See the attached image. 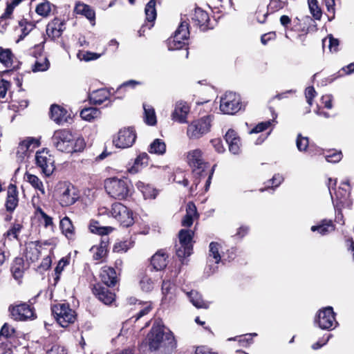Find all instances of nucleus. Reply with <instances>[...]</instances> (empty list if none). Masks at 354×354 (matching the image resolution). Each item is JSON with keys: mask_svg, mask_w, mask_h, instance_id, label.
I'll list each match as a JSON object with an SVG mask.
<instances>
[{"mask_svg": "<svg viewBox=\"0 0 354 354\" xmlns=\"http://www.w3.org/2000/svg\"><path fill=\"white\" fill-rule=\"evenodd\" d=\"M110 93L106 88H100L93 91L88 96L89 101L91 104L100 105L106 100L109 99Z\"/></svg>", "mask_w": 354, "mask_h": 354, "instance_id": "72a5a7b5", "label": "nucleus"}, {"mask_svg": "<svg viewBox=\"0 0 354 354\" xmlns=\"http://www.w3.org/2000/svg\"><path fill=\"white\" fill-rule=\"evenodd\" d=\"M51 140L53 146L64 153H80L86 147V142L83 138L74 139L71 131L66 129L55 131Z\"/></svg>", "mask_w": 354, "mask_h": 354, "instance_id": "7ed1b4c3", "label": "nucleus"}, {"mask_svg": "<svg viewBox=\"0 0 354 354\" xmlns=\"http://www.w3.org/2000/svg\"><path fill=\"white\" fill-rule=\"evenodd\" d=\"M26 270L25 262L23 257H15L10 266V271L13 277L17 279H21L24 274Z\"/></svg>", "mask_w": 354, "mask_h": 354, "instance_id": "473e14b6", "label": "nucleus"}, {"mask_svg": "<svg viewBox=\"0 0 354 354\" xmlns=\"http://www.w3.org/2000/svg\"><path fill=\"white\" fill-rule=\"evenodd\" d=\"M50 310L57 324L63 328L74 324L77 319V312L66 301L51 305Z\"/></svg>", "mask_w": 354, "mask_h": 354, "instance_id": "39448f33", "label": "nucleus"}, {"mask_svg": "<svg viewBox=\"0 0 354 354\" xmlns=\"http://www.w3.org/2000/svg\"><path fill=\"white\" fill-rule=\"evenodd\" d=\"M333 307L327 306L318 310L315 322L323 330H331L338 326Z\"/></svg>", "mask_w": 354, "mask_h": 354, "instance_id": "9d476101", "label": "nucleus"}, {"mask_svg": "<svg viewBox=\"0 0 354 354\" xmlns=\"http://www.w3.org/2000/svg\"><path fill=\"white\" fill-rule=\"evenodd\" d=\"M190 111V107L187 102H178L175 105V109L171 113V119L183 124L187 122V117Z\"/></svg>", "mask_w": 354, "mask_h": 354, "instance_id": "c85d7f7f", "label": "nucleus"}, {"mask_svg": "<svg viewBox=\"0 0 354 354\" xmlns=\"http://www.w3.org/2000/svg\"><path fill=\"white\" fill-rule=\"evenodd\" d=\"M14 55L10 48L0 47V62L9 68L12 66Z\"/></svg>", "mask_w": 354, "mask_h": 354, "instance_id": "a18cd8bd", "label": "nucleus"}, {"mask_svg": "<svg viewBox=\"0 0 354 354\" xmlns=\"http://www.w3.org/2000/svg\"><path fill=\"white\" fill-rule=\"evenodd\" d=\"M257 335V333H248L230 338L229 340H237L241 346L247 347L253 343V337Z\"/></svg>", "mask_w": 354, "mask_h": 354, "instance_id": "13d9d810", "label": "nucleus"}, {"mask_svg": "<svg viewBox=\"0 0 354 354\" xmlns=\"http://www.w3.org/2000/svg\"><path fill=\"white\" fill-rule=\"evenodd\" d=\"M224 138L228 145L229 151L234 154H239L241 151V140L238 133L233 129H230L226 132Z\"/></svg>", "mask_w": 354, "mask_h": 354, "instance_id": "5701e85b", "label": "nucleus"}, {"mask_svg": "<svg viewBox=\"0 0 354 354\" xmlns=\"http://www.w3.org/2000/svg\"><path fill=\"white\" fill-rule=\"evenodd\" d=\"M147 150L150 153L162 156L166 152V144L162 140L156 138L149 145Z\"/></svg>", "mask_w": 354, "mask_h": 354, "instance_id": "ea45409f", "label": "nucleus"}, {"mask_svg": "<svg viewBox=\"0 0 354 354\" xmlns=\"http://www.w3.org/2000/svg\"><path fill=\"white\" fill-rule=\"evenodd\" d=\"M156 0H149L145 9L146 19L151 23H153L156 19L157 12L156 9Z\"/></svg>", "mask_w": 354, "mask_h": 354, "instance_id": "3c124183", "label": "nucleus"}, {"mask_svg": "<svg viewBox=\"0 0 354 354\" xmlns=\"http://www.w3.org/2000/svg\"><path fill=\"white\" fill-rule=\"evenodd\" d=\"M33 15L34 13L30 11L28 15L23 16V17L18 21V25L21 30V34L19 36L18 40L24 39L36 28L38 20L33 19Z\"/></svg>", "mask_w": 354, "mask_h": 354, "instance_id": "412c9836", "label": "nucleus"}, {"mask_svg": "<svg viewBox=\"0 0 354 354\" xmlns=\"http://www.w3.org/2000/svg\"><path fill=\"white\" fill-rule=\"evenodd\" d=\"M308 4L313 17L317 20H320L322 16V11L319 6L317 0H308Z\"/></svg>", "mask_w": 354, "mask_h": 354, "instance_id": "bf43d9fd", "label": "nucleus"}, {"mask_svg": "<svg viewBox=\"0 0 354 354\" xmlns=\"http://www.w3.org/2000/svg\"><path fill=\"white\" fill-rule=\"evenodd\" d=\"M36 164L46 176H50L55 167L54 165V160L48 151L42 150L37 151L35 156Z\"/></svg>", "mask_w": 354, "mask_h": 354, "instance_id": "f3484780", "label": "nucleus"}, {"mask_svg": "<svg viewBox=\"0 0 354 354\" xmlns=\"http://www.w3.org/2000/svg\"><path fill=\"white\" fill-rule=\"evenodd\" d=\"M93 295L105 305H111L116 299L114 287L95 282L91 288Z\"/></svg>", "mask_w": 354, "mask_h": 354, "instance_id": "4468645a", "label": "nucleus"}, {"mask_svg": "<svg viewBox=\"0 0 354 354\" xmlns=\"http://www.w3.org/2000/svg\"><path fill=\"white\" fill-rule=\"evenodd\" d=\"M42 243L40 241H30L26 244L24 255L28 261L35 263L41 256Z\"/></svg>", "mask_w": 354, "mask_h": 354, "instance_id": "bb28decb", "label": "nucleus"}, {"mask_svg": "<svg viewBox=\"0 0 354 354\" xmlns=\"http://www.w3.org/2000/svg\"><path fill=\"white\" fill-rule=\"evenodd\" d=\"M26 180L36 189L44 192V188L42 181L35 175L26 173Z\"/></svg>", "mask_w": 354, "mask_h": 354, "instance_id": "052dcab7", "label": "nucleus"}, {"mask_svg": "<svg viewBox=\"0 0 354 354\" xmlns=\"http://www.w3.org/2000/svg\"><path fill=\"white\" fill-rule=\"evenodd\" d=\"M104 189L111 198L122 201L131 196L133 185L127 178L112 177L105 180Z\"/></svg>", "mask_w": 354, "mask_h": 354, "instance_id": "20e7f679", "label": "nucleus"}, {"mask_svg": "<svg viewBox=\"0 0 354 354\" xmlns=\"http://www.w3.org/2000/svg\"><path fill=\"white\" fill-rule=\"evenodd\" d=\"M139 286L143 292H150L154 288V281L146 273H141L140 275Z\"/></svg>", "mask_w": 354, "mask_h": 354, "instance_id": "c03bdc74", "label": "nucleus"}, {"mask_svg": "<svg viewBox=\"0 0 354 354\" xmlns=\"http://www.w3.org/2000/svg\"><path fill=\"white\" fill-rule=\"evenodd\" d=\"M192 23L203 32L214 28V24L210 21L208 12L201 8H195L192 16Z\"/></svg>", "mask_w": 354, "mask_h": 354, "instance_id": "a211bd4d", "label": "nucleus"}, {"mask_svg": "<svg viewBox=\"0 0 354 354\" xmlns=\"http://www.w3.org/2000/svg\"><path fill=\"white\" fill-rule=\"evenodd\" d=\"M187 162L192 169V174L195 178L194 185H196V188L202 179L206 178L204 191L207 192L209 189L216 165L214 164L210 168L209 163L204 160L203 153L200 149L188 151L187 154Z\"/></svg>", "mask_w": 354, "mask_h": 354, "instance_id": "f03ea898", "label": "nucleus"}, {"mask_svg": "<svg viewBox=\"0 0 354 354\" xmlns=\"http://www.w3.org/2000/svg\"><path fill=\"white\" fill-rule=\"evenodd\" d=\"M149 156L146 152L140 153L134 160L133 165L128 169L131 174H136L139 171V167L143 165H148Z\"/></svg>", "mask_w": 354, "mask_h": 354, "instance_id": "e433bc0d", "label": "nucleus"}, {"mask_svg": "<svg viewBox=\"0 0 354 354\" xmlns=\"http://www.w3.org/2000/svg\"><path fill=\"white\" fill-rule=\"evenodd\" d=\"M46 354H68V351L65 346L55 344L46 351Z\"/></svg>", "mask_w": 354, "mask_h": 354, "instance_id": "774afa93", "label": "nucleus"}, {"mask_svg": "<svg viewBox=\"0 0 354 354\" xmlns=\"http://www.w3.org/2000/svg\"><path fill=\"white\" fill-rule=\"evenodd\" d=\"M65 29V21L58 17H55L48 22L46 31L48 37L51 40L55 41L62 36Z\"/></svg>", "mask_w": 354, "mask_h": 354, "instance_id": "4be33fe9", "label": "nucleus"}, {"mask_svg": "<svg viewBox=\"0 0 354 354\" xmlns=\"http://www.w3.org/2000/svg\"><path fill=\"white\" fill-rule=\"evenodd\" d=\"M297 149L300 151H311L313 146L309 144V139L308 137H304L301 133H299L296 140Z\"/></svg>", "mask_w": 354, "mask_h": 354, "instance_id": "6e6d98bb", "label": "nucleus"}, {"mask_svg": "<svg viewBox=\"0 0 354 354\" xmlns=\"http://www.w3.org/2000/svg\"><path fill=\"white\" fill-rule=\"evenodd\" d=\"M88 228L92 233L102 236H108L107 235L113 230L112 227L100 226L99 221L94 219L90 221Z\"/></svg>", "mask_w": 354, "mask_h": 354, "instance_id": "c9c22d12", "label": "nucleus"}, {"mask_svg": "<svg viewBox=\"0 0 354 354\" xmlns=\"http://www.w3.org/2000/svg\"><path fill=\"white\" fill-rule=\"evenodd\" d=\"M111 213L113 217L123 227H128L134 223L133 211L121 203H113L111 205Z\"/></svg>", "mask_w": 354, "mask_h": 354, "instance_id": "9b49d317", "label": "nucleus"}, {"mask_svg": "<svg viewBox=\"0 0 354 354\" xmlns=\"http://www.w3.org/2000/svg\"><path fill=\"white\" fill-rule=\"evenodd\" d=\"M49 114L50 119L58 124L68 122L71 119V115L68 113V111L56 104L50 106Z\"/></svg>", "mask_w": 354, "mask_h": 354, "instance_id": "a878e982", "label": "nucleus"}, {"mask_svg": "<svg viewBox=\"0 0 354 354\" xmlns=\"http://www.w3.org/2000/svg\"><path fill=\"white\" fill-rule=\"evenodd\" d=\"M24 228V225L18 221H15V222L10 224V227L3 234V238L1 240L5 241H12L16 240L17 241H20V234Z\"/></svg>", "mask_w": 354, "mask_h": 354, "instance_id": "7c9ffc66", "label": "nucleus"}, {"mask_svg": "<svg viewBox=\"0 0 354 354\" xmlns=\"http://www.w3.org/2000/svg\"><path fill=\"white\" fill-rule=\"evenodd\" d=\"M143 109L144 122L149 126H155L157 124V118L153 107L144 104Z\"/></svg>", "mask_w": 354, "mask_h": 354, "instance_id": "79ce46f5", "label": "nucleus"}, {"mask_svg": "<svg viewBox=\"0 0 354 354\" xmlns=\"http://www.w3.org/2000/svg\"><path fill=\"white\" fill-rule=\"evenodd\" d=\"M351 187L348 181L342 182L335 191V206L339 209L349 207L351 204Z\"/></svg>", "mask_w": 354, "mask_h": 354, "instance_id": "dca6fc26", "label": "nucleus"}, {"mask_svg": "<svg viewBox=\"0 0 354 354\" xmlns=\"http://www.w3.org/2000/svg\"><path fill=\"white\" fill-rule=\"evenodd\" d=\"M211 115H205L193 121L187 127V135L189 139L197 140L207 133L211 129Z\"/></svg>", "mask_w": 354, "mask_h": 354, "instance_id": "1a4fd4ad", "label": "nucleus"}, {"mask_svg": "<svg viewBox=\"0 0 354 354\" xmlns=\"http://www.w3.org/2000/svg\"><path fill=\"white\" fill-rule=\"evenodd\" d=\"M19 192L17 187L10 183L8 187L4 207L6 212H15L19 205Z\"/></svg>", "mask_w": 354, "mask_h": 354, "instance_id": "b1692460", "label": "nucleus"}, {"mask_svg": "<svg viewBox=\"0 0 354 354\" xmlns=\"http://www.w3.org/2000/svg\"><path fill=\"white\" fill-rule=\"evenodd\" d=\"M220 110L224 114L234 115L244 109L239 95L232 91L226 92L221 98Z\"/></svg>", "mask_w": 354, "mask_h": 354, "instance_id": "6e6552de", "label": "nucleus"}, {"mask_svg": "<svg viewBox=\"0 0 354 354\" xmlns=\"http://www.w3.org/2000/svg\"><path fill=\"white\" fill-rule=\"evenodd\" d=\"M15 329L8 323H5L0 330V337L9 339L14 336Z\"/></svg>", "mask_w": 354, "mask_h": 354, "instance_id": "338daca9", "label": "nucleus"}, {"mask_svg": "<svg viewBox=\"0 0 354 354\" xmlns=\"http://www.w3.org/2000/svg\"><path fill=\"white\" fill-rule=\"evenodd\" d=\"M134 243L135 242L131 239L116 242L113 245V252L117 253L127 252L134 246Z\"/></svg>", "mask_w": 354, "mask_h": 354, "instance_id": "09e8293b", "label": "nucleus"}, {"mask_svg": "<svg viewBox=\"0 0 354 354\" xmlns=\"http://www.w3.org/2000/svg\"><path fill=\"white\" fill-rule=\"evenodd\" d=\"M175 284L170 280H163L162 283L161 290L162 295V301L172 299L174 295Z\"/></svg>", "mask_w": 354, "mask_h": 354, "instance_id": "de8ad7c7", "label": "nucleus"}, {"mask_svg": "<svg viewBox=\"0 0 354 354\" xmlns=\"http://www.w3.org/2000/svg\"><path fill=\"white\" fill-rule=\"evenodd\" d=\"M221 245L218 242L212 241L209 243V256L212 257L215 263H219L223 260L219 252Z\"/></svg>", "mask_w": 354, "mask_h": 354, "instance_id": "4d7b16f0", "label": "nucleus"}, {"mask_svg": "<svg viewBox=\"0 0 354 354\" xmlns=\"http://www.w3.org/2000/svg\"><path fill=\"white\" fill-rule=\"evenodd\" d=\"M190 301L192 304L197 308H208L209 303L204 301L201 295L197 292L191 291L189 293Z\"/></svg>", "mask_w": 354, "mask_h": 354, "instance_id": "8fccbe9b", "label": "nucleus"}, {"mask_svg": "<svg viewBox=\"0 0 354 354\" xmlns=\"http://www.w3.org/2000/svg\"><path fill=\"white\" fill-rule=\"evenodd\" d=\"M137 138L136 130L133 127H124L119 130L113 138V143L117 148L125 149L131 147Z\"/></svg>", "mask_w": 354, "mask_h": 354, "instance_id": "ddd939ff", "label": "nucleus"}, {"mask_svg": "<svg viewBox=\"0 0 354 354\" xmlns=\"http://www.w3.org/2000/svg\"><path fill=\"white\" fill-rule=\"evenodd\" d=\"M10 252L6 247L5 241L0 240V267L8 261Z\"/></svg>", "mask_w": 354, "mask_h": 354, "instance_id": "69168bd1", "label": "nucleus"}, {"mask_svg": "<svg viewBox=\"0 0 354 354\" xmlns=\"http://www.w3.org/2000/svg\"><path fill=\"white\" fill-rule=\"evenodd\" d=\"M99 277L100 283L111 287H115L120 284V274L115 269L109 266H104L101 268Z\"/></svg>", "mask_w": 354, "mask_h": 354, "instance_id": "6ab92c4d", "label": "nucleus"}, {"mask_svg": "<svg viewBox=\"0 0 354 354\" xmlns=\"http://www.w3.org/2000/svg\"><path fill=\"white\" fill-rule=\"evenodd\" d=\"M53 7H54L53 3L47 0H44L37 5L35 12L42 17H48L52 12Z\"/></svg>", "mask_w": 354, "mask_h": 354, "instance_id": "37998d69", "label": "nucleus"}, {"mask_svg": "<svg viewBox=\"0 0 354 354\" xmlns=\"http://www.w3.org/2000/svg\"><path fill=\"white\" fill-rule=\"evenodd\" d=\"M177 347L174 333L161 320H155L145 337L138 345L140 351L171 354Z\"/></svg>", "mask_w": 354, "mask_h": 354, "instance_id": "f257e3e1", "label": "nucleus"}, {"mask_svg": "<svg viewBox=\"0 0 354 354\" xmlns=\"http://www.w3.org/2000/svg\"><path fill=\"white\" fill-rule=\"evenodd\" d=\"M80 197L78 189L71 184L59 187V200L62 207H68L75 204Z\"/></svg>", "mask_w": 354, "mask_h": 354, "instance_id": "2eb2a0df", "label": "nucleus"}, {"mask_svg": "<svg viewBox=\"0 0 354 354\" xmlns=\"http://www.w3.org/2000/svg\"><path fill=\"white\" fill-rule=\"evenodd\" d=\"M167 259L168 255L163 250L157 251L150 259V270L161 271L164 270L167 266Z\"/></svg>", "mask_w": 354, "mask_h": 354, "instance_id": "cd10ccee", "label": "nucleus"}, {"mask_svg": "<svg viewBox=\"0 0 354 354\" xmlns=\"http://www.w3.org/2000/svg\"><path fill=\"white\" fill-rule=\"evenodd\" d=\"M287 5V2L281 0H270V3L267 6V12L273 14L281 9Z\"/></svg>", "mask_w": 354, "mask_h": 354, "instance_id": "680f3d73", "label": "nucleus"}, {"mask_svg": "<svg viewBox=\"0 0 354 354\" xmlns=\"http://www.w3.org/2000/svg\"><path fill=\"white\" fill-rule=\"evenodd\" d=\"M189 27L187 21L180 24L174 35L167 39V47L169 50H180L187 46L189 37Z\"/></svg>", "mask_w": 354, "mask_h": 354, "instance_id": "0eeeda50", "label": "nucleus"}, {"mask_svg": "<svg viewBox=\"0 0 354 354\" xmlns=\"http://www.w3.org/2000/svg\"><path fill=\"white\" fill-rule=\"evenodd\" d=\"M40 145L39 140L32 137H28L26 139L20 142L19 149L23 153L27 151H32L35 148L38 147Z\"/></svg>", "mask_w": 354, "mask_h": 354, "instance_id": "58836bf2", "label": "nucleus"}, {"mask_svg": "<svg viewBox=\"0 0 354 354\" xmlns=\"http://www.w3.org/2000/svg\"><path fill=\"white\" fill-rule=\"evenodd\" d=\"M69 259L66 257L62 258L57 263L55 268V277L54 282L55 284L57 283L60 279V275L64 270V268L69 264Z\"/></svg>", "mask_w": 354, "mask_h": 354, "instance_id": "5fc2aeb1", "label": "nucleus"}, {"mask_svg": "<svg viewBox=\"0 0 354 354\" xmlns=\"http://www.w3.org/2000/svg\"><path fill=\"white\" fill-rule=\"evenodd\" d=\"M101 56V54L93 53L91 51L79 50L77 54V58L81 61L90 62L97 59Z\"/></svg>", "mask_w": 354, "mask_h": 354, "instance_id": "e2e57ef3", "label": "nucleus"}, {"mask_svg": "<svg viewBox=\"0 0 354 354\" xmlns=\"http://www.w3.org/2000/svg\"><path fill=\"white\" fill-rule=\"evenodd\" d=\"M59 229L61 232L69 241H74L76 237L75 227L74 226L71 219L65 216L60 219Z\"/></svg>", "mask_w": 354, "mask_h": 354, "instance_id": "c756f323", "label": "nucleus"}, {"mask_svg": "<svg viewBox=\"0 0 354 354\" xmlns=\"http://www.w3.org/2000/svg\"><path fill=\"white\" fill-rule=\"evenodd\" d=\"M29 299L28 302L14 303L8 307L10 317L17 322H26L37 318L33 300L37 297Z\"/></svg>", "mask_w": 354, "mask_h": 354, "instance_id": "423d86ee", "label": "nucleus"}, {"mask_svg": "<svg viewBox=\"0 0 354 354\" xmlns=\"http://www.w3.org/2000/svg\"><path fill=\"white\" fill-rule=\"evenodd\" d=\"M73 12L77 15H81L86 18L92 26L95 25V11L90 5L78 1L75 2Z\"/></svg>", "mask_w": 354, "mask_h": 354, "instance_id": "393cba45", "label": "nucleus"}, {"mask_svg": "<svg viewBox=\"0 0 354 354\" xmlns=\"http://www.w3.org/2000/svg\"><path fill=\"white\" fill-rule=\"evenodd\" d=\"M297 22L295 21L294 26L290 28V32L294 31L298 32L297 38L304 42L305 37L309 32L310 27L306 25H303L298 19H297Z\"/></svg>", "mask_w": 354, "mask_h": 354, "instance_id": "49530a36", "label": "nucleus"}, {"mask_svg": "<svg viewBox=\"0 0 354 354\" xmlns=\"http://www.w3.org/2000/svg\"><path fill=\"white\" fill-rule=\"evenodd\" d=\"M101 111L96 107H87L83 109L80 112V117L86 121H93L95 118L100 117Z\"/></svg>", "mask_w": 354, "mask_h": 354, "instance_id": "a19ab883", "label": "nucleus"}, {"mask_svg": "<svg viewBox=\"0 0 354 354\" xmlns=\"http://www.w3.org/2000/svg\"><path fill=\"white\" fill-rule=\"evenodd\" d=\"M343 157L341 151H337L335 149H330L327 151L325 158L326 161L332 163L339 162Z\"/></svg>", "mask_w": 354, "mask_h": 354, "instance_id": "0e129e2a", "label": "nucleus"}, {"mask_svg": "<svg viewBox=\"0 0 354 354\" xmlns=\"http://www.w3.org/2000/svg\"><path fill=\"white\" fill-rule=\"evenodd\" d=\"M138 188L142 192L145 199H155L159 194V191L149 184L140 182Z\"/></svg>", "mask_w": 354, "mask_h": 354, "instance_id": "4c0bfd02", "label": "nucleus"}, {"mask_svg": "<svg viewBox=\"0 0 354 354\" xmlns=\"http://www.w3.org/2000/svg\"><path fill=\"white\" fill-rule=\"evenodd\" d=\"M52 255H53V251L51 250L50 254L45 257L41 263L36 268V271L40 274H44L46 271L48 270L51 268L52 265Z\"/></svg>", "mask_w": 354, "mask_h": 354, "instance_id": "864d4df0", "label": "nucleus"}, {"mask_svg": "<svg viewBox=\"0 0 354 354\" xmlns=\"http://www.w3.org/2000/svg\"><path fill=\"white\" fill-rule=\"evenodd\" d=\"M312 232L317 231L321 235H326L335 230V225L332 220L323 219L317 225H313Z\"/></svg>", "mask_w": 354, "mask_h": 354, "instance_id": "f704fd0d", "label": "nucleus"}, {"mask_svg": "<svg viewBox=\"0 0 354 354\" xmlns=\"http://www.w3.org/2000/svg\"><path fill=\"white\" fill-rule=\"evenodd\" d=\"M194 232L191 230L181 229L178 232L180 247L176 250V255L184 259L193 252V238Z\"/></svg>", "mask_w": 354, "mask_h": 354, "instance_id": "f8f14e48", "label": "nucleus"}, {"mask_svg": "<svg viewBox=\"0 0 354 354\" xmlns=\"http://www.w3.org/2000/svg\"><path fill=\"white\" fill-rule=\"evenodd\" d=\"M110 239L109 236H102L99 244L93 245L90 252L93 254V259L104 262L109 252Z\"/></svg>", "mask_w": 354, "mask_h": 354, "instance_id": "aec40b11", "label": "nucleus"}, {"mask_svg": "<svg viewBox=\"0 0 354 354\" xmlns=\"http://www.w3.org/2000/svg\"><path fill=\"white\" fill-rule=\"evenodd\" d=\"M199 214L194 202H189L186 206V214L181 221L183 227H189L192 225L194 218H198Z\"/></svg>", "mask_w": 354, "mask_h": 354, "instance_id": "2f4dec72", "label": "nucleus"}, {"mask_svg": "<svg viewBox=\"0 0 354 354\" xmlns=\"http://www.w3.org/2000/svg\"><path fill=\"white\" fill-rule=\"evenodd\" d=\"M50 67V62L46 56L39 57L36 59L32 66L33 72H44L47 71Z\"/></svg>", "mask_w": 354, "mask_h": 354, "instance_id": "603ef678", "label": "nucleus"}]
</instances>
